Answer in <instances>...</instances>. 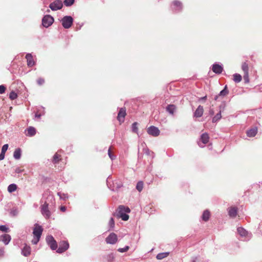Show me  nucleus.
<instances>
[{"mask_svg": "<svg viewBox=\"0 0 262 262\" xmlns=\"http://www.w3.org/2000/svg\"><path fill=\"white\" fill-rule=\"evenodd\" d=\"M130 211L129 207L123 205H120L117 209V215L121 218L123 221H127L129 219V215L126 213H129Z\"/></svg>", "mask_w": 262, "mask_h": 262, "instance_id": "f257e3e1", "label": "nucleus"}, {"mask_svg": "<svg viewBox=\"0 0 262 262\" xmlns=\"http://www.w3.org/2000/svg\"><path fill=\"white\" fill-rule=\"evenodd\" d=\"M42 231L43 228L41 226L37 224H35L33 231L34 238L32 241L33 244L36 245L38 243L42 234Z\"/></svg>", "mask_w": 262, "mask_h": 262, "instance_id": "f03ea898", "label": "nucleus"}, {"mask_svg": "<svg viewBox=\"0 0 262 262\" xmlns=\"http://www.w3.org/2000/svg\"><path fill=\"white\" fill-rule=\"evenodd\" d=\"M61 21L63 27L65 29H69L73 24V19L70 16H66L62 18Z\"/></svg>", "mask_w": 262, "mask_h": 262, "instance_id": "7ed1b4c3", "label": "nucleus"}, {"mask_svg": "<svg viewBox=\"0 0 262 262\" xmlns=\"http://www.w3.org/2000/svg\"><path fill=\"white\" fill-rule=\"evenodd\" d=\"M41 212L46 219H48L51 215V213L49 209V204L46 202L41 206Z\"/></svg>", "mask_w": 262, "mask_h": 262, "instance_id": "20e7f679", "label": "nucleus"}, {"mask_svg": "<svg viewBox=\"0 0 262 262\" xmlns=\"http://www.w3.org/2000/svg\"><path fill=\"white\" fill-rule=\"evenodd\" d=\"M63 7V4L60 0H55L49 5V8L52 11H57L61 9Z\"/></svg>", "mask_w": 262, "mask_h": 262, "instance_id": "39448f33", "label": "nucleus"}, {"mask_svg": "<svg viewBox=\"0 0 262 262\" xmlns=\"http://www.w3.org/2000/svg\"><path fill=\"white\" fill-rule=\"evenodd\" d=\"M54 22V18L50 15H45L42 19V25L46 28L50 26Z\"/></svg>", "mask_w": 262, "mask_h": 262, "instance_id": "423d86ee", "label": "nucleus"}, {"mask_svg": "<svg viewBox=\"0 0 262 262\" xmlns=\"http://www.w3.org/2000/svg\"><path fill=\"white\" fill-rule=\"evenodd\" d=\"M46 241L52 250H54L57 248V243L52 235L47 236Z\"/></svg>", "mask_w": 262, "mask_h": 262, "instance_id": "0eeeda50", "label": "nucleus"}, {"mask_svg": "<svg viewBox=\"0 0 262 262\" xmlns=\"http://www.w3.org/2000/svg\"><path fill=\"white\" fill-rule=\"evenodd\" d=\"M118 241L117 235L114 233H111L106 238L105 242L107 244H115Z\"/></svg>", "mask_w": 262, "mask_h": 262, "instance_id": "6e6552de", "label": "nucleus"}, {"mask_svg": "<svg viewBox=\"0 0 262 262\" xmlns=\"http://www.w3.org/2000/svg\"><path fill=\"white\" fill-rule=\"evenodd\" d=\"M69 247V244L68 242L61 241L59 243V247L57 250V252L61 253L66 251Z\"/></svg>", "mask_w": 262, "mask_h": 262, "instance_id": "1a4fd4ad", "label": "nucleus"}, {"mask_svg": "<svg viewBox=\"0 0 262 262\" xmlns=\"http://www.w3.org/2000/svg\"><path fill=\"white\" fill-rule=\"evenodd\" d=\"M126 115L125 107H122L120 109L117 116V120L120 123L124 121L125 117Z\"/></svg>", "mask_w": 262, "mask_h": 262, "instance_id": "9d476101", "label": "nucleus"}, {"mask_svg": "<svg viewBox=\"0 0 262 262\" xmlns=\"http://www.w3.org/2000/svg\"><path fill=\"white\" fill-rule=\"evenodd\" d=\"M147 133L154 137H157L160 135V130L158 127L151 126L147 128Z\"/></svg>", "mask_w": 262, "mask_h": 262, "instance_id": "9b49d317", "label": "nucleus"}, {"mask_svg": "<svg viewBox=\"0 0 262 262\" xmlns=\"http://www.w3.org/2000/svg\"><path fill=\"white\" fill-rule=\"evenodd\" d=\"M31 249L29 246L25 245L21 250L22 254L26 257L29 256L31 254Z\"/></svg>", "mask_w": 262, "mask_h": 262, "instance_id": "f8f14e48", "label": "nucleus"}, {"mask_svg": "<svg viewBox=\"0 0 262 262\" xmlns=\"http://www.w3.org/2000/svg\"><path fill=\"white\" fill-rule=\"evenodd\" d=\"M26 58L27 59L28 66L31 67L35 64V61L31 54H27L26 56Z\"/></svg>", "mask_w": 262, "mask_h": 262, "instance_id": "ddd939ff", "label": "nucleus"}, {"mask_svg": "<svg viewBox=\"0 0 262 262\" xmlns=\"http://www.w3.org/2000/svg\"><path fill=\"white\" fill-rule=\"evenodd\" d=\"M237 208L235 207H231L228 209L229 215L231 217H235L237 215Z\"/></svg>", "mask_w": 262, "mask_h": 262, "instance_id": "4468645a", "label": "nucleus"}, {"mask_svg": "<svg viewBox=\"0 0 262 262\" xmlns=\"http://www.w3.org/2000/svg\"><path fill=\"white\" fill-rule=\"evenodd\" d=\"M212 70L216 74H220L223 71V68L219 64H214L212 66Z\"/></svg>", "mask_w": 262, "mask_h": 262, "instance_id": "2eb2a0df", "label": "nucleus"}, {"mask_svg": "<svg viewBox=\"0 0 262 262\" xmlns=\"http://www.w3.org/2000/svg\"><path fill=\"white\" fill-rule=\"evenodd\" d=\"M11 236L9 234H4L0 237V240L2 241L5 245L8 244L11 240Z\"/></svg>", "mask_w": 262, "mask_h": 262, "instance_id": "dca6fc26", "label": "nucleus"}, {"mask_svg": "<svg viewBox=\"0 0 262 262\" xmlns=\"http://www.w3.org/2000/svg\"><path fill=\"white\" fill-rule=\"evenodd\" d=\"M173 9L176 10H181L182 9V4L181 2L176 0L173 1Z\"/></svg>", "mask_w": 262, "mask_h": 262, "instance_id": "f3484780", "label": "nucleus"}, {"mask_svg": "<svg viewBox=\"0 0 262 262\" xmlns=\"http://www.w3.org/2000/svg\"><path fill=\"white\" fill-rule=\"evenodd\" d=\"M204 112L203 107L199 105L194 112V116L196 117H200L203 115Z\"/></svg>", "mask_w": 262, "mask_h": 262, "instance_id": "a211bd4d", "label": "nucleus"}, {"mask_svg": "<svg viewBox=\"0 0 262 262\" xmlns=\"http://www.w3.org/2000/svg\"><path fill=\"white\" fill-rule=\"evenodd\" d=\"M26 135L28 136H33L36 134V129L32 126H30L26 130Z\"/></svg>", "mask_w": 262, "mask_h": 262, "instance_id": "6ab92c4d", "label": "nucleus"}, {"mask_svg": "<svg viewBox=\"0 0 262 262\" xmlns=\"http://www.w3.org/2000/svg\"><path fill=\"white\" fill-rule=\"evenodd\" d=\"M257 133V129L256 127L251 128L247 131V135L249 137H254Z\"/></svg>", "mask_w": 262, "mask_h": 262, "instance_id": "aec40b11", "label": "nucleus"}, {"mask_svg": "<svg viewBox=\"0 0 262 262\" xmlns=\"http://www.w3.org/2000/svg\"><path fill=\"white\" fill-rule=\"evenodd\" d=\"M209 137L208 134L207 133L203 134L201 135V138H200V140L202 141V142L204 144H207L209 141Z\"/></svg>", "mask_w": 262, "mask_h": 262, "instance_id": "412c9836", "label": "nucleus"}, {"mask_svg": "<svg viewBox=\"0 0 262 262\" xmlns=\"http://www.w3.org/2000/svg\"><path fill=\"white\" fill-rule=\"evenodd\" d=\"M210 216V212L206 210L203 212V213L202 216V220L204 221L205 222H207L209 220Z\"/></svg>", "mask_w": 262, "mask_h": 262, "instance_id": "4be33fe9", "label": "nucleus"}, {"mask_svg": "<svg viewBox=\"0 0 262 262\" xmlns=\"http://www.w3.org/2000/svg\"><path fill=\"white\" fill-rule=\"evenodd\" d=\"M166 109V111L170 114L173 115L174 112L176 110V106L173 104H169L167 105Z\"/></svg>", "mask_w": 262, "mask_h": 262, "instance_id": "5701e85b", "label": "nucleus"}, {"mask_svg": "<svg viewBox=\"0 0 262 262\" xmlns=\"http://www.w3.org/2000/svg\"><path fill=\"white\" fill-rule=\"evenodd\" d=\"M61 159V156L59 152H56L53 156V162L54 163H57Z\"/></svg>", "mask_w": 262, "mask_h": 262, "instance_id": "b1692460", "label": "nucleus"}, {"mask_svg": "<svg viewBox=\"0 0 262 262\" xmlns=\"http://www.w3.org/2000/svg\"><path fill=\"white\" fill-rule=\"evenodd\" d=\"M169 252H168L160 253H159L158 254H157L156 258L157 259L161 260V259L167 257L169 255Z\"/></svg>", "mask_w": 262, "mask_h": 262, "instance_id": "393cba45", "label": "nucleus"}, {"mask_svg": "<svg viewBox=\"0 0 262 262\" xmlns=\"http://www.w3.org/2000/svg\"><path fill=\"white\" fill-rule=\"evenodd\" d=\"M13 157L15 159H19L21 157V149L20 148H17L15 150L13 153Z\"/></svg>", "mask_w": 262, "mask_h": 262, "instance_id": "a878e982", "label": "nucleus"}, {"mask_svg": "<svg viewBox=\"0 0 262 262\" xmlns=\"http://www.w3.org/2000/svg\"><path fill=\"white\" fill-rule=\"evenodd\" d=\"M237 232L241 236H246L247 235V231L242 227L237 228Z\"/></svg>", "mask_w": 262, "mask_h": 262, "instance_id": "bb28decb", "label": "nucleus"}, {"mask_svg": "<svg viewBox=\"0 0 262 262\" xmlns=\"http://www.w3.org/2000/svg\"><path fill=\"white\" fill-rule=\"evenodd\" d=\"M17 185L15 184H10L8 187V191L9 192L15 191L17 189Z\"/></svg>", "mask_w": 262, "mask_h": 262, "instance_id": "cd10ccee", "label": "nucleus"}, {"mask_svg": "<svg viewBox=\"0 0 262 262\" xmlns=\"http://www.w3.org/2000/svg\"><path fill=\"white\" fill-rule=\"evenodd\" d=\"M233 80L235 82H239L242 80V76L240 74H235L233 75Z\"/></svg>", "mask_w": 262, "mask_h": 262, "instance_id": "c85d7f7f", "label": "nucleus"}, {"mask_svg": "<svg viewBox=\"0 0 262 262\" xmlns=\"http://www.w3.org/2000/svg\"><path fill=\"white\" fill-rule=\"evenodd\" d=\"M222 118L221 116V110L220 109V111L219 113H217L212 119V122H216L218 120H219Z\"/></svg>", "mask_w": 262, "mask_h": 262, "instance_id": "c756f323", "label": "nucleus"}, {"mask_svg": "<svg viewBox=\"0 0 262 262\" xmlns=\"http://www.w3.org/2000/svg\"><path fill=\"white\" fill-rule=\"evenodd\" d=\"M143 182L142 181H139L137 183L136 185V189L139 191L141 192L143 188Z\"/></svg>", "mask_w": 262, "mask_h": 262, "instance_id": "7c9ffc66", "label": "nucleus"}, {"mask_svg": "<svg viewBox=\"0 0 262 262\" xmlns=\"http://www.w3.org/2000/svg\"><path fill=\"white\" fill-rule=\"evenodd\" d=\"M242 69L244 73H248L249 70L248 64L246 62H244L242 64Z\"/></svg>", "mask_w": 262, "mask_h": 262, "instance_id": "2f4dec72", "label": "nucleus"}, {"mask_svg": "<svg viewBox=\"0 0 262 262\" xmlns=\"http://www.w3.org/2000/svg\"><path fill=\"white\" fill-rule=\"evenodd\" d=\"M17 97V94L14 91H12L9 95V98L11 100H14Z\"/></svg>", "mask_w": 262, "mask_h": 262, "instance_id": "473e14b6", "label": "nucleus"}, {"mask_svg": "<svg viewBox=\"0 0 262 262\" xmlns=\"http://www.w3.org/2000/svg\"><path fill=\"white\" fill-rule=\"evenodd\" d=\"M228 94V91L227 89V86H225V88L220 92L219 94L220 96H225Z\"/></svg>", "mask_w": 262, "mask_h": 262, "instance_id": "72a5a7b5", "label": "nucleus"}, {"mask_svg": "<svg viewBox=\"0 0 262 262\" xmlns=\"http://www.w3.org/2000/svg\"><path fill=\"white\" fill-rule=\"evenodd\" d=\"M75 2V0H64L63 3L66 6H70L72 5Z\"/></svg>", "mask_w": 262, "mask_h": 262, "instance_id": "f704fd0d", "label": "nucleus"}, {"mask_svg": "<svg viewBox=\"0 0 262 262\" xmlns=\"http://www.w3.org/2000/svg\"><path fill=\"white\" fill-rule=\"evenodd\" d=\"M36 82H37V83L38 84V85H42V84H43L45 83V80L44 78L40 77L37 79Z\"/></svg>", "mask_w": 262, "mask_h": 262, "instance_id": "c9c22d12", "label": "nucleus"}, {"mask_svg": "<svg viewBox=\"0 0 262 262\" xmlns=\"http://www.w3.org/2000/svg\"><path fill=\"white\" fill-rule=\"evenodd\" d=\"M137 122H134L133 124H132V130H133V132L135 133H137L138 132V126H137Z\"/></svg>", "mask_w": 262, "mask_h": 262, "instance_id": "e433bc0d", "label": "nucleus"}, {"mask_svg": "<svg viewBox=\"0 0 262 262\" xmlns=\"http://www.w3.org/2000/svg\"><path fill=\"white\" fill-rule=\"evenodd\" d=\"M243 78L245 83H248L249 82L248 72L244 73Z\"/></svg>", "mask_w": 262, "mask_h": 262, "instance_id": "4c0bfd02", "label": "nucleus"}, {"mask_svg": "<svg viewBox=\"0 0 262 262\" xmlns=\"http://www.w3.org/2000/svg\"><path fill=\"white\" fill-rule=\"evenodd\" d=\"M129 249V246H126L123 248H119L118 249V251L121 253L125 252L127 251Z\"/></svg>", "mask_w": 262, "mask_h": 262, "instance_id": "58836bf2", "label": "nucleus"}, {"mask_svg": "<svg viewBox=\"0 0 262 262\" xmlns=\"http://www.w3.org/2000/svg\"><path fill=\"white\" fill-rule=\"evenodd\" d=\"M0 230L3 232H7L9 230V229L5 225H1L0 226Z\"/></svg>", "mask_w": 262, "mask_h": 262, "instance_id": "ea45409f", "label": "nucleus"}, {"mask_svg": "<svg viewBox=\"0 0 262 262\" xmlns=\"http://www.w3.org/2000/svg\"><path fill=\"white\" fill-rule=\"evenodd\" d=\"M8 144H6L4 145L2 148L1 152L5 154L6 151L8 149Z\"/></svg>", "mask_w": 262, "mask_h": 262, "instance_id": "a19ab883", "label": "nucleus"}, {"mask_svg": "<svg viewBox=\"0 0 262 262\" xmlns=\"http://www.w3.org/2000/svg\"><path fill=\"white\" fill-rule=\"evenodd\" d=\"M5 91H6V87L3 85H0V94L4 93Z\"/></svg>", "mask_w": 262, "mask_h": 262, "instance_id": "79ce46f5", "label": "nucleus"}, {"mask_svg": "<svg viewBox=\"0 0 262 262\" xmlns=\"http://www.w3.org/2000/svg\"><path fill=\"white\" fill-rule=\"evenodd\" d=\"M109 224L112 228L114 227L115 221L113 218H111L109 221Z\"/></svg>", "mask_w": 262, "mask_h": 262, "instance_id": "37998d69", "label": "nucleus"}, {"mask_svg": "<svg viewBox=\"0 0 262 262\" xmlns=\"http://www.w3.org/2000/svg\"><path fill=\"white\" fill-rule=\"evenodd\" d=\"M108 155L112 160H113L114 159V156L112 155L111 152V147H110V148L108 150Z\"/></svg>", "mask_w": 262, "mask_h": 262, "instance_id": "c03bdc74", "label": "nucleus"}, {"mask_svg": "<svg viewBox=\"0 0 262 262\" xmlns=\"http://www.w3.org/2000/svg\"><path fill=\"white\" fill-rule=\"evenodd\" d=\"M5 155V153H3V152H1V153L0 154V160H3L4 159Z\"/></svg>", "mask_w": 262, "mask_h": 262, "instance_id": "a18cd8bd", "label": "nucleus"}, {"mask_svg": "<svg viewBox=\"0 0 262 262\" xmlns=\"http://www.w3.org/2000/svg\"><path fill=\"white\" fill-rule=\"evenodd\" d=\"M41 115H42L41 114L38 113V111L35 113V117L36 118H40V117L41 116Z\"/></svg>", "mask_w": 262, "mask_h": 262, "instance_id": "49530a36", "label": "nucleus"}, {"mask_svg": "<svg viewBox=\"0 0 262 262\" xmlns=\"http://www.w3.org/2000/svg\"><path fill=\"white\" fill-rule=\"evenodd\" d=\"M60 209L62 212H65L66 211L67 208L65 206H61Z\"/></svg>", "mask_w": 262, "mask_h": 262, "instance_id": "de8ad7c7", "label": "nucleus"}, {"mask_svg": "<svg viewBox=\"0 0 262 262\" xmlns=\"http://www.w3.org/2000/svg\"><path fill=\"white\" fill-rule=\"evenodd\" d=\"M4 250L3 249H0V256H2L4 255Z\"/></svg>", "mask_w": 262, "mask_h": 262, "instance_id": "09e8293b", "label": "nucleus"}, {"mask_svg": "<svg viewBox=\"0 0 262 262\" xmlns=\"http://www.w3.org/2000/svg\"><path fill=\"white\" fill-rule=\"evenodd\" d=\"M23 170L19 169V168L16 169V171L18 173L21 172Z\"/></svg>", "mask_w": 262, "mask_h": 262, "instance_id": "8fccbe9b", "label": "nucleus"}, {"mask_svg": "<svg viewBox=\"0 0 262 262\" xmlns=\"http://www.w3.org/2000/svg\"><path fill=\"white\" fill-rule=\"evenodd\" d=\"M206 98H207V96H204L203 97L201 98V99H202V100H206Z\"/></svg>", "mask_w": 262, "mask_h": 262, "instance_id": "3c124183", "label": "nucleus"}, {"mask_svg": "<svg viewBox=\"0 0 262 262\" xmlns=\"http://www.w3.org/2000/svg\"><path fill=\"white\" fill-rule=\"evenodd\" d=\"M213 114H214L213 111L212 110H210V114L212 115H213Z\"/></svg>", "mask_w": 262, "mask_h": 262, "instance_id": "603ef678", "label": "nucleus"}, {"mask_svg": "<svg viewBox=\"0 0 262 262\" xmlns=\"http://www.w3.org/2000/svg\"><path fill=\"white\" fill-rule=\"evenodd\" d=\"M217 98H218V96H216L215 97V100H216Z\"/></svg>", "mask_w": 262, "mask_h": 262, "instance_id": "864d4df0", "label": "nucleus"}, {"mask_svg": "<svg viewBox=\"0 0 262 262\" xmlns=\"http://www.w3.org/2000/svg\"><path fill=\"white\" fill-rule=\"evenodd\" d=\"M15 215V212H13V215Z\"/></svg>", "mask_w": 262, "mask_h": 262, "instance_id": "5fc2aeb1", "label": "nucleus"}]
</instances>
